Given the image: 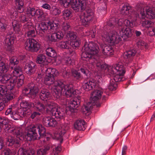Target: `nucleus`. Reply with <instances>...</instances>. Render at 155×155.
<instances>
[{
    "label": "nucleus",
    "instance_id": "obj_1",
    "mask_svg": "<svg viewBox=\"0 0 155 155\" xmlns=\"http://www.w3.org/2000/svg\"><path fill=\"white\" fill-rule=\"evenodd\" d=\"M44 72L46 75L45 78V83L47 85L52 84V93L54 99L60 100L62 95L67 97L72 96L74 94L73 84L71 83L66 84L62 81L57 80L54 81V77L58 74V71L55 68L45 67L44 69Z\"/></svg>",
    "mask_w": 155,
    "mask_h": 155
},
{
    "label": "nucleus",
    "instance_id": "obj_2",
    "mask_svg": "<svg viewBox=\"0 0 155 155\" xmlns=\"http://www.w3.org/2000/svg\"><path fill=\"white\" fill-rule=\"evenodd\" d=\"M3 127L6 132L15 135L17 140L18 139L25 141L37 140L45 135L46 129L42 125L40 124L31 125L28 126L25 129V136L20 128L10 124L5 125Z\"/></svg>",
    "mask_w": 155,
    "mask_h": 155
},
{
    "label": "nucleus",
    "instance_id": "obj_3",
    "mask_svg": "<svg viewBox=\"0 0 155 155\" xmlns=\"http://www.w3.org/2000/svg\"><path fill=\"white\" fill-rule=\"evenodd\" d=\"M83 49L84 51L81 58L83 61H87V66L89 70H92L95 67L99 71L108 68V65L104 63L98 56L99 48L97 44L92 41L85 42Z\"/></svg>",
    "mask_w": 155,
    "mask_h": 155
},
{
    "label": "nucleus",
    "instance_id": "obj_4",
    "mask_svg": "<svg viewBox=\"0 0 155 155\" xmlns=\"http://www.w3.org/2000/svg\"><path fill=\"white\" fill-rule=\"evenodd\" d=\"M34 107L37 110L40 112H43L45 110L47 112L50 111V114L53 117H45L43 119V123L46 127H54L57 124V122L53 118L61 119L63 118L65 115V111L59 107L56 103L50 101L47 102L45 107L38 101L35 103Z\"/></svg>",
    "mask_w": 155,
    "mask_h": 155
},
{
    "label": "nucleus",
    "instance_id": "obj_5",
    "mask_svg": "<svg viewBox=\"0 0 155 155\" xmlns=\"http://www.w3.org/2000/svg\"><path fill=\"white\" fill-rule=\"evenodd\" d=\"M24 76L21 74L19 67L15 68L12 71V74H5L0 76V81L6 85H0V94L3 95L8 91H11L16 83L17 87H20L24 84Z\"/></svg>",
    "mask_w": 155,
    "mask_h": 155
},
{
    "label": "nucleus",
    "instance_id": "obj_6",
    "mask_svg": "<svg viewBox=\"0 0 155 155\" xmlns=\"http://www.w3.org/2000/svg\"><path fill=\"white\" fill-rule=\"evenodd\" d=\"M127 26L122 27L119 31L120 35L115 31L108 33L104 32L102 35V39L104 41H106L112 45L118 43L121 41V37L124 39L131 37L133 35L134 31Z\"/></svg>",
    "mask_w": 155,
    "mask_h": 155
},
{
    "label": "nucleus",
    "instance_id": "obj_7",
    "mask_svg": "<svg viewBox=\"0 0 155 155\" xmlns=\"http://www.w3.org/2000/svg\"><path fill=\"white\" fill-rule=\"evenodd\" d=\"M102 94L101 91L98 90L94 91L92 93L90 101L84 104L82 107V111L84 114L87 116L89 115L93 106L99 107L100 106L97 101L101 98Z\"/></svg>",
    "mask_w": 155,
    "mask_h": 155
},
{
    "label": "nucleus",
    "instance_id": "obj_8",
    "mask_svg": "<svg viewBox=\"0 0 155 155\" xmlns=\"http://www.w3.org/2000/svg\"><path fill=\"white\" fill-rule=\"evenodd\" d=\"M108 72L113 75V80L115 83L123 81V76L125 73L124 65L121 62H119L115 65L110 67L108 69Z\"/></svg>",
    "mask_w": 155,
    "mask_h": 155
},
{
    "label": "nucleus",
    "instance_id": "obj_9",
    "mask_svg": "<svg viewBox=\"0 0 155 155\" xmlns=\"http://www.w3.org/2000/svg\"><path fill=\"white\" fill-rule=\"evenodd\" d=\"M60 4L67 8L71 5L73 10L76 12L84 10L86 7V2L85 0H58Z\"/></svg>",
    "mask_w": 155,
    "mask_h": 155
},
{
    "label": "nucleus",
    "instance_id": "obj_10",
    "mask_svg": "<svg viewBox=\"0 0 155 155\" xmlns=\"http://www.w3.org/2000/svg\"><path fill=\"white\" fill-rule=\"evenodd\" d=\"M58 25H59V22L57 23L55 21L53 22L50 21L46 22H42L37 26H35V30L38 34L41 36L43 37L46 35V33L48 34L47 33L48 26L50 27L51 30L55 31L58 27Z\"/></svg>",
    "mask_w": 155,
    "mask_h": 155
},
{
    "label": "nucleus",
    "instance_id": "obj_11",
    "mask_svg": "<svg viewBox=\"0 0 155 155\" xmlns=\"http://www.w3.org/2000/svg\"><path fill=\"white\" fill-rule=\"evenodd\" d=\"M107 24L111 27H113L115 26H121L122 28L124 26V25L126 26L132 27L135 26V23L134 20L132 18L130 19L124 20L122 18L119 19L117 18H113L110 19Z\"/></svg>",
    "mask_w": 155,
    "mask_h": 155
},
{
    "label": "nucleus",
    "instance_id": "obj_12",
    "mask_svg": "<svg viewBox=\"0 0 155 155\" xmlns=\"http://www.w3.org/2000/svg\"><path fill=\"white\" fill-rule=\"evenodd\" d=\"M26 14L30 18L36 15L37 17L38 21L39 22H41L47 19L46 15L42 11L39 9L30 7L27 9Z\"/></svg>",
    "mask_w": 155,
    "mask_h": 155
},
{
    "label": "nucleus",
    "instance_id": "obj_13",
    "mask_svg": "<svg viewBox=\"0 0 155 155\" xmlns=\"http://www.w3.org/2000/svg\"><path fill=\"white\" fill-rule=\"evenodd\" d=\"M136 51L134 49H130L124 53L123 56L121 58V60L119 62H121L122 64L131 68L132 66L131 57L135 55Z\"/></svg>",
    "mask_w": 155,
    "mask_h": 155
},
{
    "label": "nucleus",
    "instance_id": "obj_14",
    "mask_svg": "<svg viewBox=\"0 0 155 155\" xmlns=\"http://www.w3.org/2000/svg\"><path fill=\"white\" fill-rule=\"evenodd\" d=\"M38 91V88L33 83L28 84L27 87H25L22 90L23 94L31 98L35 97Z\"/></svg>",
    "mask_w": 155,
    "mask_h": 155
},
{
    "label": "nucleus",
    "instance_id": "obj_15",
    "mask_svg": "<svg viewBox=\"0 0 155 155\" xmlns=\"http://www.w3.org/2000/svg\"><path fill=\"white\" fill-rule=\"evenodd\" d=\"M94 16V13L91 10H87L81 13L80 16V21L83 25H88L92 20Z\"/></svg>",
    "mask_w": 155,
    "mask_h": 155
},
{
    "label": "nucleus",
    "instance_id": "obj_16",
    "mask_svg": "<svg viewBox=\"0 0 155 155\" xmlns=\"http://www.w3.org/2000/svg\"><path fill=\"white\" fill-rule=\"evenodd\" d=\"M25 49L32 52H36L40 48V45L33 39H28L25 43Z\"/></svg>",
    "mask_w": 155,
    "mask_h": 155
},
{
    "label": "nucleus",
    "instance_id": "obj_17",
    "mask_svg": "<svg viewBox=\"0 0 155 155\" xmlns=\"http://www.w3.org/2000/svg\"><path fill=\"white\" fill-rule=\"evenodd\" d=\"M11 91H8L4 94L5 96L0 94V111L4 108L5 103H8L14 98V94Z\"/></svg>",
    "mask_w": 155,
    "mask_h": 155
},
{
    "label": "nucleus",
    "instance_id": "obj_18",
    "mask_svg": "<svg viewBox=\"0 0 155 155\" xmlns=\"http://www.w3.org/2000/svg\"><path fill=\"white\" fill-rule=\"evenodd\" d=\"M58 28L59 25L56 30L55 31L52 30V32H54L52 33L51 36L49 35H48L47 36L48 41L50 42H58L63 38L64 36V33L61 31H58Z\"/></svg>",
    "mask_w": 155,
    "mask_h": 155
},
{
    "label": "nucleus",
    "instance_id": "obj_19",
    "mask_svg": "<svg viewBox=\"0 0 155 155\" xmlns=\"http://www.w3.org/2000/svg\"><path fill=\"white\" fill-rule=\"evenodd\" d=\"M15 37L12 34H8L4 41L5 48L7 51H10L13 49V45Z\"/></svg>",
    "mask_w": 155,
    "mask_h": 155
},
{
    "label": "nucleus",
    "instance_id": "obj_20",
    "mask_svg": "<svg viewBox=\"0 0 155 155\" xmlns=\"http://www.w3.org/2000/svg\"><path fill=\"white\" fill-rule=\"evenodd\" d=\"M10 17L13 20L12 22V26L13 29L15 31L16 33H19L20 31L19 25L18 21L16 20L18 15L17 12H14L13 11L9 12Z\"/></svg>",
    "mask_w": 155,
    "mask_h": 155
},
{
    "label": "nucleus",
    "instance_id": "obj_21",
    "mask_svg": "<svg viewBox=\"0 0 155 155\" xmlns=\"http://www.w3.org/2000/svg\"><path fill=\"white\" fill-rule=\"evenodd\" d=\"M10 17L13 20L12 22V26L13 29L15 31L16 33H19L20 31L19 25L18 21L16 20L18 15L17 12H14L13 11L9 12Z\"/></svg>",
    "mask_w": 155,
    "mask_h": 155
},
{
    "label": "nucleus",
    "instance_id": "obj_22",
    "mask_svg": "<svg viewBox=\"0 0 155 155\" xmlns=\"http://www.w3.org/2000/svg\"><path fill=\"white\" fill-rule=\"evenodd\" d=\"M69 128V126L68 124H65L61 125L58 129V131L55 133L54 138L57 139H61Z\"/></svg>",
    "mask_w": 155,
    "mask_h": 155
},
{
    "label": "nucleus",
    "instance_id": "obj_23",
    "mask_svg": "<svg viewBox=\"0 0 155 155\" xmlns=\"http://www.w3.org/2000/svg\"><path fill=\"white\" fill-rule=\"evenodd\" d=\"M139 12L142 18L145 17L149 19H153L155 17V12L151 8L147 9L145 11L144 9L140 10Z\"/></svg>",
    "mask_w": 155,
    "mask_h": 155
},
{
    "label": "nucleus",
    "instance_id": "obj_24",
    "mask_svg": "<svg viewBox=\"0 0 155 155\" xmlns=\"http://www.w3.org/2000/svg\"><path fill=\"white\" fill-rule=\"evenodd\" d=\"M83 88L85 90L89 91L98 86L97 82L93 79H90L88 81H84L83 83Z\"/></svg>",
    "mask_w": 155,
    "mask_h": 155
},
{
    "label": "nucleus",
    "instance_id": "obj_25",
    "mask_svg": "<svg viewBox=\"0 0 155 155\" xmlns=\"http://www.w3.org/2000/svg\"><path fill=\"white\" fill-rule=\"evenodd\" d=\"M80 99L81 97L79 96L71 101L68 103V107L67 109H69L71 112H74V110L76 109L78 107L80 103Z\"/></svg>",
    "mask_w": 155,
    "mask_h": 155
},
{
    "label": "nucleus",
    "instance_id": "obj_26",
    "mask_svg": "<svg viewBox=\"0 0 155 155\" xmlns=\"http://www.w3.org/2000/svg\"><path fill=\"white\" fill-rule=\"evenodd\" d=\"M69 56L65 57L64 58V61L66 65H73L74 63V58L76 54L74 50H69Z\"/></svg>",
    "mask_w": 155,
    "mask_h": 155
},
{
    "label": "nucleus",
    "instance_id": "obj_27",
    "mask_svg": "<svg viewBox=\"0 0 155 155\" xmlns=\"http://www.w3.org/2000/svg\"><path fill=\"white\" fill-rule=\"evenodd\" d=\"M25 70L28 74L30 75L33 74L36 70L35 64L32 61L27 63L25 66Z\"/></svg>",
    "mask_w": 155,
    "mask_h": 155
},
{
    "label": "nucleus",
    "instance_id": "obj_28",
    "mask_svg": "<svg viewBox=\"0 0 155 155\" xmlns=\"http://www.w3.org/2000/svg\"><path fill=\"white\" fill-rule=\"evenodd\" d=\"M17 138H16V141H15L14 138L12 136H8L6 138V144L8 146H11L14 143H15L16 144H17V147H19L20 146V143L22 140H17Z\"/></svg>",
    "mask_w": 155,
    "mask_h": 155
},
{
    "label": "nucleus",
    "instance_id": "obj_29",
    "mask_svg": "<svg viewBox=\"0 0 155 155\" xmlns=\"http://www.w3.org/2000/svg\"><path fill=\"white\" fill-rule=\"evenodd\" d=\"M85 122L83 120H77L74 124L75 129L79 130H84L85 128Z\"/></svg>",
    "mask_w": 155,
    "mask_h": 155
},
{
    "label": "nucleus",
    "instance_id": "obj_30",
    "mask_svg": "<svg viewBox=\"0 0 155 155\" xmlns=\"http://www.w3.org/2000/svg\"><path fill=\"white\" fill-rule=\"evenodd\" d=\"M39 96L41 99L47 101L50 98L51 94L48 90L42 89L40 93Z\"/></svg>",
    "mask_w": 155,
    "mask_h": 155
},
{
    "label": "nucleus",
    "instance_id": "obj_31",
    "mask_svg": "<svg viewBox=\"0 0 155 155\" xmlns=\"http://www.w3.org/2000/svg\"><path fill=\"white\" fill-rule=\"evenodd\" d=\"M18 63V60L17 58L15 57H12L10 59V66L12 68H14V69L12 70L11 72V74H12V71L15 70V68L17 67H19L21 69V74H22L21 69L20 67L19 66H17L16 65H17Z\"/></svg>",
    "mask_w": 155,
    "mask_h": 155
},
{
    "label": "nucleus",
    "instance_id": "obj_32",
    "mask_svg": "<svg viewBox=\"0 0 155 155\" xmlns=\"http://www.w3.org/2000/svg\"><path fill=\"white\" fill-rule=\"evenodd\" d=\"M103 54L107 56H110L113 54V50L112 46L109 45H104L102 47Z\"/></svg>",
    "mask_w": 155,
    "mask_h": 155
},
{
    "label": "nucleus",
    "instance_id": "obj_33",
    "mask_svg": "<svg viewBox=\"0 0 155 155\" xmlns=\"http://www.w3.org/2000/svg\"><path fill=\"white\" fill-rule=\"evenodd\" d=\"M18 153L20 155H35V152L33 149L25 150V149L22 147L19 149Z\"/></svg>",
    "mask_w": 155,
    "mask_h": 155
},
{
    "label": "nucleus",
    "instance_id": "obj_34",
    "mask_svg": "<svg viewBox=\"0 0 155 155\" xmlns=\"http://www.w3.org/2000/svg\"><path fill=\"white\" fill-rule=\"evenodd\" d=\"M130 8L131 7L128 4L124 5L121 9V12L123 15H127L129 14V16L131 18L134 17V15L132 13H129V10Z\"/></svg>",
    "mask_w": 155,
    "mask_h": 155
},
{
    "label": "nucleus",
    "instance_id": "obj_35",
    "mask_svg": "<svg viewBox=\"0 0 155 155\" xmlns=\"http://www.w3.org/2000/svg\"><path fill=\"white\" fill-rule=\"evenodd\" d=\"M31 103H28L26 101H22L20 103V107L22 108V110L26 111L27 113L30 111V109L33 105Z\"/></svg>",
    "mask_w": 155,
    "mask_h": 155
},
{
    "label": "nucleus",
    "instance_id": "obj_36",
    "mask_svg": "<svg viewBox=\"0 0 155 155\" xmlns=\"http://www.w3.org/2000/svg\"><path fill=\"white\" fill-rule=\"evenodd\" d=\"M23 0H15V4L16 6L17 11L21 13L24 11Z\"/></svg>",
    "mask_w": 155,
    "mask_h": 155
},
{
    "label": "nucleus",
    "instance_id": "obj_37",
    "mask_svg": "<svg viewBox=\"0 0 155 155\" xmlns=\"http://www.w3.org/2000/svg\"><path fill=\"white\" fill-rule=\"evenodd\" d=\"M61 148L59 146L56 147L55 145L51 146L50 145V155H58V153L61 150Z\"/></svg>",
    "mask_w": 155,
    "mask_h": 155
},
{
    "label": "nucleus",
    "instance_id": "obj_38",
    "mask_svg": "<svg viewBox=\"0 0 155 155\" xmlns=\"http://www.w3.org/2000/svg\"><path fill=\"white\" fill-rule=\"evenodd\" d=\"M63 18L65 20H68L72 16V12L69 9H65L62 12Z\"/></svg>",
    "mask_w": 155,
    "mask_h": 155
},
{
    "label": "nucleus",
    "instance_id": "obj_39",
    "mask_svg": "<svg viewBox=\"0 0 155 155\" xmlns=\"http://www.w3.org/2000/svg\"><path fill=\"white\" fill-rule=\"evenodd\" d=\"M46 54L48 56L54 58L57 55V53L53 48L48 47L46 49Z\"/></svg>",
    "mask_w": 155,
    "mask_h": 155
},
{
    "label": "nucleus",
    "instance_id": "obj_40",
    "mask_svg": "<svg viewBox=\"0 0 155 155\" xmlns=\"http://www.w3.org/2000/svg\"><path fill=\"white\" fill-rule=\"evenodd\" d=\"M50 144H48L44 149H41L38 150L37 152V155H46V154L50 151Z\"/></svg>",
    "mask_w": 155,
    "mask_h": 155
},
{
    "label": "nucleus",
    "instance_id": "obj_41",
    "mask_svg": "<svg viewBox=\"0 0 155 155\" xmlns=\"http://www.w3.org/2000/svg\"><path fill=\"white\" fill-rule=\"evenodd\" d=\"M57 45L61 48L66 49L71 48V44L69 41L60 42L57 44Z\"/></svg>",
    "mask_w": 155,
    "mask_h": 155
},
{
    "label": "nucleus",
    "instance_id": "obj_42",
    "mask_svg": "<svg viewBox=\"0 0 155 155\" xmlns=\"http://www.w3.org/2000/svg\"><path fill=\"white\" fill-rule=\"evenodd\" d=\"M46 61L45 56L43 54L38 55L36 58V62L39 64H43Z\"/></svg>",
    "mask_w": 155,
    "mask_h": 155
},
{
    "label": "nucleus",
    "instance_id": "obj_43",
    "mask_svg": "<svg viewBox=\"0 0 155 155\" xmlns=\"http://www.w3.org/2000/svg\"><path fill=\"white\" fill-rule=\"evenodd\" d=\"M8 70V67L2 62L0 63V73L3 74L6 73Z\"/></svg>",
    "mask_w": 155,
    "mask_h": 155
},
{
    "label": "nucleus",
    "instance_id": "obj_44",
    "mask_svg": "<svg viewBox=\"0 0 155 155\" xmlns=\"http://www.w3.org/2000/svg\"><path fill=\"white\" fill-rule=\"evenodd\" d=\"M67 37L70 42L77 39L75 33L71 31H69L68 33Z\"/></svg>",
    "mask_w": 155,
    "mask_h": 155
},
{
    "label": "nucleus",
    "instance_id": "obj_45",
    "mask_svg": "<svg viewBox=\"0 0 155 155\" xmlns=\"http://www.w3.org/2000/svg\"><path fill=\"white\" fill-rule=\"evenodd\" d=\"M51 13L53 15H59L61 13V11L58 7L53 6L51 9Z\"/></svg>",
    "mask_w": 155,
    "mask_h": 155
},
{
    "label": "nucleus",
    "instance_id": "obj_46",
    "mask_svg": "<svg viewBox=\"0 0 155 155\" xmlns=\"http://www.w3.org/2000/svg\"><path fill=\"white\" fill-rule=\"evenodd\" d=\"M16 151L15 150H11L9 148H5L3 151L2 154L4 155H15Z\"/></svg>",
    "mask_w": 155,
    "mask_h": 155
},
{
    "label": "nucleus",
    "instance_id": "obj_47",
    "mask_svg": "<svg viewBox=\"0 0 155 155\" xmlns=\"http://www.w3.org/2000/svg\"><path fill=\"white\" fill-rule=\"evenodd\" d=\"M117 87V84L113 80H111L108 86V89L110 90H115Z\"/></svg>",
    "mask_w": 155,
    "mask_h": 155
},
{
    "label": "nucleus",
    "instance_id": "obj_48",
    "mask_svg": "<svg viewBox=\"0 0 155 155\" xmlns=\"http://www.w3.org/2000/svg\"><path fill=\"white\" fill-rule=\"evenodd\" d=\"M32 24L29 22H27L25 24L23 25V28L26 31L34 29V27L32 25Z\"/></svg>",
    "mask_w": 155,
    "mask_h": 155
},
{
    "label": "nucleus",
    "instance_id": "obj_49",
    "mask_svg": "<svg viewBox=\"0 0 155 155\" xmlns=\"http://www.w3.org/2000/svg\"><path fill=\"white\" fill-rule=\"evenodd\" d=\"M60 73L64 77H69V72L68 69H67L66 67H64L60 70Z\"/></svg>",
    "mask_w": 155,
    "mask_h": 155
},
{
    "label": "nucleus",
    "instance_id": "obj_50",
    "mask_svg": "<svg viewBox=\"0 0 155 155\" xmlns=\"http://www.w3.org/2000/svg\"><path fill=\"white\" fill-rule=\"evenodd\" d=\"M7 25L6 24V21L3 18L0 19V29L2 31H5Z\"/></svg>",
    "mask_w": 155,
    "mask_h": 155
},
{
    "label": "nucleus",
    "instance_id": "obj_51",
    "mask_svg": "<svg viewBox=\"0 0 155 155\" xmlns=\"http://www.w3.org/2000/svg\"><path fill=\"white\" fill-rule=\"evenodd\" d=\"M71 47H72L73 48H75L78 47L80 45V40L78 39L70 42Z\"/></svg>",
    "mask_w": 155,
    "mask_h": 155
},
{
    "label": "nucleus",
    "instance_id": "obj_52",
    "mask_svg": "<svg viewBox=\"0 0 155 155\" xmlns=\"http://www.w3.org/2000/svg\"><path fill=\"white\" fill-rule=\"evenodd\" d=\"M96 30L95 28H94V29L91 30L90 31H87L86 33L87 34L86 35L89 36L90 37H91L92 38H93L95 37L96 34Z\"/></svg>",
    "mask_w": 155,
    "mask_h": 155
},
{
    "label": "nucleus",
    "instance_id": "obj_53",
    "mask_svg": "<svg viewBox=\"0 0 155 155\" xmlns=\"http://www.w3.org/2000/svg\"><path fill=\"white\" fill-rule=\"evenodd\" d=\"M8 119L4 118H0V126L2 127V129H4V126L7 125L8 122Z\"/></svg>",
    "mask_w": 155,
    "mask_h": 155
},
{
    "label": "nucleus",
    "instance_id": "obj_54",
    "mask_svg": "<svg viewBox=\"0 0 155 155\" xmlns=\"http://www.w3.org/2000/svg\"><path fill=\"white\" fill-rule=\"evenodd\" d=\"M152 24L153 22L150 20H147L143 21L142 25L144 27L149 28L152 26Z\"/></svg>",
    "mask_w": 155,
    "mask_h": 155
},
{
    "label": "nucleus",
    "instance_id": "obj_55",
    "mask_svg": "<svg viewBox=\"0 0 155 155\" xmlns=\"http://www.w3.org/2000/svg\"><path fill=\"white\" fill-rule=\"evenodd\" d=\"M33 29L26 31V35L29 37H34L35 36V31Z\"/></svg>",
    "mask_w": 155,
    "mask_h": 155
},
{
    "label": "nucleus",
    "instance_id": "obj_56",
    "mask_svg": "<svg viewBox=\"0 0 155 155\" xmlns=\"http://www.w3.org/2000/svg\"><path fill=\"white\" fill-rule=\"evenodd\" d=\"M73 76L76 79H79L81 78V74L77 71L73 70L71 71Z\"/></svg>",
    "mask_w": 155,
    "mask_h": 155
},
{
    "label": "nucleus",
    "instance_id": "obj_57",
    "mask_svg": "<svg viewBox=\"0 0 155 155\" xmlns=\"http://www.w3.org/2000/svg\"><path fill=\"white\" fill-rule=\"evenodd\" d=\"M12 114L11 115V117L14 120H18L20 119V117H21V116H20L14 110Z\"/></svg>",
    "mask_w": 155,
    "mask_h": 155
},
{
    "label": "nucleus",
    "instance_id": "obj_58",
    "mask_svg": "<svg viewBox=\"0 0 155 155\" xmlns=\"http://www.w3.org/2000/svg\"><path fill=\"white\" fill-rule=\"evenodd\" d=\"M21 117H22L27 114V112L26 111H24V110H22V108L21 107L20 108L16 110H15Z\"/></svg>",
    "mask_w": 155,
    "mask_h": 155
},
{
    "label": "nucleus",
    "instance_id": "obj_59",
    "mask_svg": "<svg viewBox=\"0 0 155 155\" xmlns=\"http://www.w3.org/2000/svg\"><path fill=\"white\" fill-rule=\"evenodd\" d=\"M62 29L65 31H67L70 27V26L68 23L63 22L61 25Z\"/></svg>",
    "mask_w": 155,
    "mask_h": 155
},
{
    "label": "nucleus",
    "instance_id": "obj_60",
    "mask_svg": "<svg viewBox=\"0 0 155 155\" xmlns=\"http://www.w3.org/2000/svg\"><path fill=\"white\" fill-rule=\"evenodd\" d=\"M137 45L139 48L142 46L145 47V48H147L148 45L144 41L142 40H140L137 42Z\"/></svg>",
    "mask_w": 155,
    "mask_h": 155
},
{
    "label": "nucleus",
    "instance_id": "obj_61",
    "mask_svg": "<svg viewBox=\"0 0 155 155\" xmlns=\"http://www.w3.org/2000/svg\"><path fill=\"white\" fill-rule=\"evenodd\" d=\"M19 20L22 22H25L28 20L27 18H26V16L23 14H22L20 17Z\"/></svg>",
    "mask_w": 155,
    "mask_h": 155
},
{
    "label": "nucleus",
    "instance_id": "obj_62",
    "mask_svg": "<svg viewBox=\"0 0 155 155\" xmlns=\"http://www.w3.org/2000/svg\"><path fill=\"white\" fill-rule=\"evenodd\" d=\"M14 111V109L11 107H9L7 109L5 112V114L6 115H8L10 114L11 116V115L12 114V113H13V112Z\"/></svg>",
    "mask_w": 155,
    "mask_h": 155
},
{
    "label": "nucleus",
    "instance_id": "obj_63",
    "mask_svg": "<svg viewBox=\"0 0 155 155\" xmlns=\"http://www.w3.org/2000/svg\"><path fill=\"white\" fill-rule=\"evenodd\" d=\"M41 114L38 112H34L31 115V117L32 119L34 118L35 117L37 116H38Z\"/></svg>",
    "mask_w": 155,
    "mask_h": 155
},
{
    "label": "nucleus",
    "instance_id": "obj_64",
    "mask_svg": "<svg viewBox=\"0 0 155 155\" xmlns=\"http://www.w3.org/2000/svg\"><path fill=\"white\" fill-rule=\"evenodd\" d=\"M150 36H153L155 35V27L152 28L149 32Z\"/></svg>",
    "mask_w": 155,
    "mask_h": 155
}]
</instances>
